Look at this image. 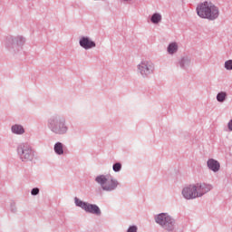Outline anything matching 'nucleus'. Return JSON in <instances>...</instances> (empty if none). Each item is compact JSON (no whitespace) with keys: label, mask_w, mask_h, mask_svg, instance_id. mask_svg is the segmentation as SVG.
Segmentation results:
<instances>
[{"label":"nucleus","mask_w":232,"mask_h":232,"mask_svg":"<svg viewBox=\"0 0 232 232\" xmlns=\"http://www.w3.org/2000/svg\"><path fill=\"white\" fill-rule=\"evenodd\" d=\"M213 189V185L207 183L190 184L182 189V195L186 200H193L204 197Z\"/></svg>","instance_id":"f257e3e1"},{"label":"nucleus","mask_w":232,"mask_h":232,"mask_svg":"<svg viewBox=\"0 0 232 232\" xmlns=\"http://www.w3.org/2000/svg\"><path fill=\"white\" fill-rule=\"evenodd\" d=\"M196 12L201 19H208V21H215L220 15V10L215 4L211 2H203L198 5Z\"/></svg>","instance_id":"f03ea898"},{"label":"nucleus","mask_w":232,"mask_h":232,"mask_svg":"<svg viewBox=\"0 0 232 232\" xmlns=\"http://www.w3.org/2000/svg\"><path fill=\"white\" fill-rule=\"evenodd\" d=\"M48 128L55 135H64L68 131L66 119L59 114H55L48 120Z\"/></svg>","instance_id":"7ed1b4c3"},{"label":"nucleus","mask_w":232,"mask_h":232,"mask_svg":"<svg viewBox=\"0 0 232 232\" xmlns=\"http://www.w3.org/2000/svg\"><path fill=\"white\" fill-rule=\"evenodd\" d=\"M95 182H97V184H100L103 191L108 192L115 191V189H117L120 184L119 180L106 175L97 176L95 178Z\"/></svg>","instance_id":"20e7f679"},{"label":"nucleus","mask_w":232,"mask_h":232,"mask_svg":"<svg viewBox=\"0 0 232 232\" xmlns=\"http://www.w3.org/2000/svg\"><path fill=\"white\" fill-rule=\"evenodd\" d=\"M155 221L166 231H174L175 229V219L168 213L159 214L155 218Z\"/></svg>","instance_id":"39448f33"},{"label":"nucleus","mask_w":232,"mask_h":232,"mask_svg":"<svg viewBox=\"0 0 232 232\" xmlns=\"http://www.w3.org/2000/svg\"><path fill=\"white\" fill-rule=\"evenodd\" d=\"M17 153L23 162L34 160V150L28 143H21L18 145Z\"/></svg>","instance_id":"423d86ee"},{"label":"nucleus","mask_w":232,"mask_h":232,"mask_svg":"<svg viewBox=\"0 0 232 232\" xmlns=\"http://www.w3.org/2000/svg\"><path fill=\"white\" fill-rule=\"evenodd\" d=\"M74 202L78 208L83 209L86 213H91L92 215H97L100 217L101 215V208L99 206L95 204H90L88 202H84L78 198H74Z\"/></svg>","instance_id":"0eeeda50"},{"label":"nucleus","mask_w":232,"mask_h":232,"mask_svg":"<svg viewBox=\"0 0 232 232\" xmlns=\"http://www.w3.org/2000/svg\"><path fill=\"white\" fill-rule=\"evenodd\" d=\"M155 70V65L153 63L150 61H141L138 64V72L143 77H148V75H151Z\"/></svg>","instance_id":"6e6552de"},{"label":"nucleus","mask_w":232,"mask_h":232,"mask_svg":"<svg viewBox=\"0 0 232 232\" xmlns=\"http://www.w3.org/2000/svg\"><path fill=\"white\" fill-rule=\"evenodd\" d=\"M22 44H24L23 36H7L5 39V46L7 48H15V46H22Z\"/></svg>","instance_id":"1a4fd4ad"},{"label":"nucleus","mask_w":232,"mask_h":232,"mask_svg":"<svg viewBox=\"0 0 232 232\" xmlns=\"http://www.w3.org/2000/svg\"><path fill=\"white\" fill-rule=\"evenodd\" d=\"M79 44L84 50H92V48H95L97 44L88 36H82L79 41Z\"/></svg>","instance_id":"9d476101"},{"label":"nucleus","mask_w":232,"mask_h":232,"mask_svg":"<svg viewBox=\"0 0 232 232\" xmlns=\"http://www.w3.org/2000/svg\"><path fill=\"white\" fill-rule=\"evenodd\" d=\"M207 166L210 171H213L214 173H218V171H220V162L215 159H208L207 161Z\"/></svg>","instance_id":"9b49d317"},{"label":"nucleus","mask_w":232,"mask_h":232,"mask_svg":"<svg viewBox=\"0 0 232 232\" xmlns=\"http://www.w3.org/2000/svg\"><path fill=\"white\" fill-rule=\"evenodd\" d=\"M179 64L180 68L186 70V68H189V66H191V59L188 56H184L179 60Z\"/></svg>","instance_id":"f8f14e48"},{"label":"nucleus","mask_w":232,"mask_h":232,"mask_svg":"<svg viewBox=\"0 0 232 232\" xmlns=\"http://www.w3.org/2000/svg\"><path fill=\"white\" fill-rule=\"evenodd\" d=\"M167 52L170 55H173V53H177V52H179V44H177V43L169 44L167 48Z\"/></svg>","instance_id":"ddd939ff"},{"label":"nucleus","mask_w":232,"mask_h":232,"mask_svg":"<svg viewBox=\"0 0 232 232\" xmlns=\"http://www.w3.org/2000/svg\"><path fill=\"white\" fill-rule=\"evenodd\" d=\"M11 130L15 135H23L24 133V128L19 124L13 125Z\"/></svg>","instance_id":"4468645a"},{"label":"nucleus","mask_w":232,"mask_h":232,"mask_svg":"<svg viewBox=\"0 0 232 232\" xmlns=\"http://www.w3.org/2000/svg\"><path fill=\"white\" fill-rule=\"evenodd\" d=\"M161 21H162V14H160V13H155L150 17V22L153 24H159V23H161Z\"/></svg>","instance_id":"2eb2a0df"},{"label":"nucleus","mask_w":232,"mask_h":232,"mask_svg":"<svg viewBox=\"0 0 232 232\" xmlns=\"http://www.w3.org/2000/svg\"><path fill=\"white\" fill-rule=\"evenodd\" d=\"M54 153H56V155H63L64 154V150L63 149V143L56 142L54 144Z\"/></svg>","instance_id":"dca6fc26"},{"label":"nucleus","mask_w":232,"mask_h":232,"mask_svg":"<svg viewBox=\"0 0 232 232\" xmlns=\"http://www.w3.org/2000/svg\"><path fill=\"white\" fill-rule=\"evenodd\" d=\"M227 97V93L226 92H218L217 95V101L218 102H224Z\"/></svg>","instance_id":"f3484780"},{"label":"nucleus","mask_w":232,"mask_h":232,"mask_svg":"<svg viewBox=\"0 0 232 232\" xmlns=\"http://www.w3.org/2000/svg\"><path fill=\"white\" fill-rule=\"evenodd\" d=\"M112 169L115 173H118V171H121V169H122V165L120 162H117L113 164Z\"/></svg>","instance_id":"a211bd4d"},{"label":"nucleus","mask_w":232,"mask_h":232,"mask_svg":"<svg viewBox=\"0 0 232 232\" xmlns=\"http://www.w3.org/2000/svg\"><path fill=\"white\" fill-rule=\"evenodd\" d=\"M225 68L228 71L232 70V60H227L225 62Z\"/></svg>","instance_id":"6ab92c4d"},{"label":"nucleus","mask_w":232,"mask_h":232,"mask_svg":"<svg viewBox=\"0 0 232 232\" xmlns=\"http://www.w3.org/2000/svg\"><path fill=\"white\" fill-rule=\"evenodd\" d=\"M31 195L35 196V195H39V188H34L31 190Z\"/></svg>","instance_id":"aec40b11"},{"label":"nucleus","mask_w":232,"mask_h":232,"mask_svg":"<svg viewBox=\"0 0 232 232\" xmlns=\"http://www.w3.org/2000/svg\"><path fill=\"white\" fill-rule=\"evenodd\" d=\"M127 232H137V226H130Z\"/></svg>","instance_id":"412c9836"},{"label":"nucleus","mask_w":232,"mask_h":232,"mask_svg":"<svg viewBox=\"0 0 232 232\" xmlns=\"http://www.w3.org/2000/svg\"><path fill=\"white\" fill-rule=\"evenodd\" d=\"M227 128L229 130V131H232V120H230L227 123Z\"/></svg>","instance_id":"4be33fe9"},{"label":"nucleus","mask_w":232,"mask_h":232,"mask_svg":"<svg viewBox=\"0 0 232 232\" xmlns=\"http://www.w3.org/2000/svg\"><path fill=\"white\" fill-rule=\"evenodd\" d=\"M123 1H130V0H123Z\"/></svg>","instance_id":"5701e85b"}]
</instances>
